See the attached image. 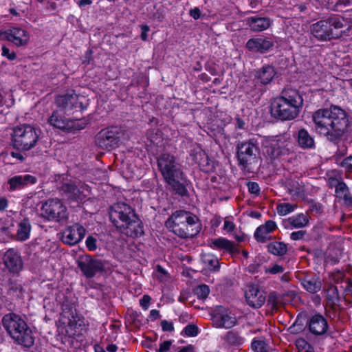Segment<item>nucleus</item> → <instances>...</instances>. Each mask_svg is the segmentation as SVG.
Segmentation results:
<instances>
[{
  "mask_svg": "<svg viewBox=\"0 0 352 352\" xmlns=\"http://www.w3.org/2000/svg\"><path fill=\"white\" fill-rule=\"evenodd\" d=\"M316 132L336 143L347 131L349 126L346 111L338 106L320 109L312 114Z\"/></svg>",
  "mask_w": 352,
  "mask_h": 352,
  "instance_id": "obj_1",
  "label": "nucleus"
},
{
  "mask_svg": "<svg viewBox=\"0 0 352 352\" xmlns=\"http://www.w3.org/2000/svg\"><path fill=\"white\" fill-rule=\"evenodd\" d=\"M109 216L111 222L122 233L131 237H138L143 234L140 220L131 207L125 203L114 204Z\"/></svg>",
  "mask_w": 352,
  "mask_h": 352,
  "instance_id": "obj_2",
  "label": "nucleus"
},
{
  "mask_svg": "<svg viewBox=\"0 0 352 352\" xmlns=\"http://www.w3.org/2000/svg\"><path fill=\"white\" fill-rule=\"evenodd\" d=\"M2 325L7 333L16 344L24 348H30L34 344V336L27 322L14 313L6 314L1 320Z\"/></svg>",
  "mask_w": 352,
  "mask_h": 352,
  "instance_id": "obj_3",
  "label": "nucleus"
},
{
  "mask_svg": "<svg viewBox=\"0 0 352 352\" xmlns=\"http://www.w3.org/2000/svg\"><path fill=\"white\" fill-rule=\"evenodd\" d=\"M166 228L182 239L192 238L200 231L199 219L185 210H177L166 221Z\"/></svg>",
  "mask_w": 352,
  "mask_h": 352,
  "instance_id": "obj_4",
  "label": "nucleus"
},
{
  "mask_svg": "<svg viewBox=\"0 0 352 352\" xmlns=\"http://www.w3.org/2000/svg\"><path fill=\"white\" fill-rule=\"evenodd\" d=\"M302 105V98L298 92L294 89L283 92L282 96L276 98L272 103L271 112L273 116L283 120L295 118L299 108Z\"/></svg>",
  "mask_w": 352,
  "mask_h": 352,
  "instance_id": "obj_5",
  "label": "nucleus"
},
{
  "mask_svg": "<svg viewBox=\"0 0 352 352\" xmlns=\"http://www.w3.org/2000/svg\"><path fill=\"white\" fill-rule=\"evenodd\" d=\"M160 170L167 184L179 194L184 191V186L180 184L183 173L179 165L175 162L174 156L162 154L157 160Z\"/></svg>",
  "mask_w": 352,
  "mask_h": 352,
  "instance_id": "obj_6",
  "label": "nucleus"
},
{
  "mask_svg": "<svg viewBox=\"0 0 352 352\" xmlns=\"http://www.w3.org/2000/svg\"><path fill=\"white\" fill-rule=\"evenodd\" d=\"M344 20L341 16H332L320 20L310 27L311 34L320 41H330L340 36L339 30L344 26Z\"/></svg>",
  "mask_w": 352,
  "mask_h": 352,
  "instance_id": "obj_7",
  "label": "nucleus"
},
{
  "mask_svg": "<svg viewBox=\"0 0 352 352\" xmlns=\"http://www.w3.org/2000/svg\"><path fill=\"white\" fill-rule=\"evenodd\" d=\"M129 139V134L122 127L111 126L102 129L96 137V145L103 150L110 151Z\"/></svg>",
  "mask_w": 352,
  "mask_h": 352,
  "instance_id": "obj_8",
  "label": "nucleus"
},
{
  "mask_svg": "<svg viewBox=\"0 0 352 352\" xmlns=\"http://www.w3.org/2000/svg\"><path fill=\"white\" fill-rule=\"evenodd\" d=\"M11 135L13 147L24 151L34 148L39 137L36 129L29 124H21L15 126L12 129Z\"/></svg>",
  "mask_w": 352,
  "mask_h": 352,
  "instance_id": "obj_9",
  "label": "nucleus"
},
{
  "mask_svg": "<svg viewBox=\"0 0 352 352\" xmlns=\"http://www.w3.org/2000/svg\"><path fill=\"white\" fill-rule=\"evenodd\" d=\"M64 113L59 109L53 111L48 118V123L54 127L67 131L81 130L87 124L85 120L80 119H70L64 116Z\"/></svg>",
  "mask_w": 352,
  "mask_h": 352,
  "instance_id": "obj_10",
  "label": "nucleus"
},
{
  "mask_svg": "<svg viewBox=\"0 0 352 352\" xmlns=\"http://www.w3.org/2000/svg\"><path fill=\"white\" fill-rule=\"evenodd\" d=\"M41 210L42 217L48 221H60L67 218L66 207L57 199L47 200Z\"/></svg>",
  "mask_w": 352,
  "mask_h": 352,
  "instance_id": "obj_11",
  "label": "nucleus"
},
{
  "mask_svg": "<svg viewBox=\"0 0 352 352\" xmlns=\"http://www.w3.org/2000/svg\"><path fill=\"white\" fill-rule=\"evenodd\" d=\"M258 150L256 139H250L237 144V158L239 164L244 168L256 161V153Z\"/></svg>",
  "mask_w": 352,
  "mask_h": 352,
  "instance_id": "obj_12",
  "label": "nucleus"
},
{
  "mask_svg": "<svg viewBox=\"0 0 352 352\" xmlns=\"http://www.w3.org/2000/svg\"><path fill=\"white\" fill-rule=\"evenodd\" d=\"M60 192L68 199L81 201L89 195V187L80 182H66L60 186Z\"/></svg>",
  "mask_w": 352,
  "mask_h": 352,
  "instance_id": "obj_13",
  "label": "nucleus"
},
{
  "mask_svg": "<svg viewBox=\"0 0 352 352\" xmlns=\"http://www.w3.org/2000/svg\"><path fill=\"white\" fill-rule=\"evenodd\" d=\"M57 109L63 111L65 115L69 116L73 111H81L82 102L80 101V97L74 92L65 95L58 96L56 98Z\"/></svg>",
  "mask_w": 352,
  "mask_h": 352,
  "instance_id": "obj_14",
  "label": "nucleus"
},
{
  "mask_svg": "<svg viewBox=\"0 0 352 352\" xmlns=\"http://www.w3.org/2000/svg\"><path fill=\"white\" fill-rule=\"evenodd\" d=\"M274 46V41L272 38L260 36L249 39L245 47L252 52L264 54L270 52Z\"/></svg>",
  "mask_w": 352,
  "mask_h": 352,
  "instance_id": "obj_15",
  "label": "nucleus"
},
{
  "mask_svg": "<svg viewBox=\"0 0 352 352\" xmlns=\"http://www.w3.org/2000/svg\"><path fill=\"white\" fill-rule=\"evenodd\" d=\"M5 38L17 47L26 46L30 41V34L19 27L11 28L3 32Z\"/></svg>",
  "mask_w": 352,
  "mask_h": 352,
  "instance_id": "obj_16",
  "label": "nucleus"
},
{
  "mask_svg": "<svg viewBox=\"0 0 352 352\" xmlns=\"http://www.w3.org/2000/svg\"><path fill=\"white\" fill-rule=\"evenodd\" d=\"M78 267L87 278L94 277L98 272L104 270V264L100 260L86 256L78 261Z\"/></svg>",
  "mask_w": 352,
  "mask_h": 352,
  "instance_id": "obj_17",
  "label": "nucleus"
},
{
  "mask_svg": "<svg viewBox=\"0 0 352 352\" xmlns=\"http://www.w3.org/2000/svg\"><path fill=\"white\" fill-rule=\"evenodd\" d=\"M213 325L217 328L230 329L236 323V318L234 314L226 309H219L212 316Z\"/></svg>",
  "mask_w": 352,
  "mask_h": 352,
  "instance_id": "obj_18",
  "label": "nucleus"
},
{
  "mask_svg": "<svg viewBox=\"0 0 352 352\" xmlns=\"http://www.w3.org/2000/svg\"><path fill=\"white\" fill-rule=\"evenodd\" d=\"M245 295L248 304L254 308L261 307L266 300L265 292L255 285H248Z\"/></svg>",
  "mask_w": 352,
  "mask_h": 352,
  "instance_id": "obj_19",
  "label": "nucleus"
},
{
  "mask_svg": "<svg viewBox=\"0 0 352 352\" xmlns=\"http://www.w3.org/2000/svg\"><path fill=\"white\" fill-rule=\"evenodd\" d=\"M208 245L213 250L227 252L232 256L240 252L238 246L233 241L223 237L210 239L208 241Z\"/></svg>",
  "mask_w": 352,
  "mask_h": 352,
  "instance_id": "obj_20",
  "label": "nucleus"
},
{
  "mask_svg": "<svg viewBox=\"0 0 352 352\" xmlns=\"http://www.w3.org/2000/svg\"><path fill=\"white\" fill-rule=\"evenodd\" d=\"M85 234V229L80 224L76 223L67 228L63 233V241L70 245L80 241Z\"/></svg>",
  "mask_w": 352,
  "mask_h": 352,
  "instance_id": "obj_21",
  "label": "nucleus"
},
{
  "mask_svg": "<svg viewBox=\"0 0 352 352\" xmlns=\"http://www.w3.org/2000/svg\"><path fill=\"white\" fill-rule=\"evenodd\" d=\"M3 263L9 271L12 273H18L23 268L21 256L14 249H10L4 254Z\"/></svg>",
  "mask_w": 352,
  "mask_h": 352,
  "instance_id": "obj_22",
  "label": "nucleus"
},
{
  "mask_svg": "<svg viewBox=\"0 0 352 352\" xmlns=\"http://www.w3.org/2000/svg\"><path fill=\"white\" fill-rule=\"evenodd\" d=\"M309 329L313 334L317 336L323 335L328 329L327 321L321 315H314L310 319Z\"/></svg>",
  "mask_w": 352,
  "mask_h": 352,
  "instance_id": "obj_23",
  "label": "nucleus"
},
{
  "mask_svg": "<svg viewBox=\"0 0 352 352\" xmlns=\"http://www.w3.org/2000/svg\"><path fill=\"white\" fill-rule=\"evenodd\" d=\"M36 182V178L30 175H16L8 180L10 190H19Z\"/></svg>",
  "mask_w": 352,
  "mask_h": 352,
  "instance_id": "obj_24",
  "label": "nucleus"
},
{
  "mask_svg": "<svg viewBox=\"0 0 352 352\" xmlns=\"http://www.w3.org/2000/svg\"><path fill=\"white\" fill-rule=\"evenodd\" d=\"M277 228L276 223L269 220L265 224L258 226L255 232L254 237L258 242H265L270 239V234Z\"/></svg>",
  "mask_w": 352,
  "mask_h": 352,
  "instance_id": "obj_25",
  "label": "nucleus"
},
{
  "mask_svg": "<svg viewBox=\"0 0 352 352\" xmlns=\"http://www.w3.org/2000/svg\"><path fill=\"white\" fill-rule=\"evenodd\" d=\"M309 221V216L307 214L299 213L293 215L285 221L287 228H302L307 226Z\"/></svg>",
  "mask_w": 352,
  "mask_h": 352,
  "instance_id": "obj_26",
  "label": "nucleus"
},
{
  "mask_svg": "<svg viewBox=\"0 0 352 352\" xmlns=\"http://www.w3.org/2000/svg\"><path fill=\"white\" fill-rule=\"evenodd\" d=\"M248 24L252 31L261 32L270 27V20L267 17L252 16L248 19Z\"/></svg>",
  "mask_w": 352,
  "mask_h": 352,
  "instance_id": "obj_27",
  "label": "nucleus"
},
{
  "mask_svg": "<svg viewBox=\"0 0 352 352\" xmlns=\"http://www.w3.org/2000/svg\"><path fill=\"white\" fill-rule=\"evenodd\" d=\"M287 190L293 200L303 199L305 196L304 186L298 181H289L286 184Z\"/></svg>",
  "mask_w": 352,
  "mask_h": 352,
  "instance_id": "obj_28",
  "label": "nucleus"
},
{
  "mask_svg": "<svg viewBox=\"0 0 352 352\" xmlns=\"http://www.w3.org/2000/svg\"><path fill=\"white\" fill-rule=\"evenodd\" d=\"M285 140L280 138L273 140L270 146L267 148V153L272 158H276L286 152L285 146L287 145Z\"/></svg>",
  "mask_w": 352,
  "mask_h": 352,
  "instance_id": "obj_29",
  "label": "nucleus"
},
{
  "mask_svg": "<svg viewBox=\"0 0 352 352\" xmlns=\"http://www.w3.org/2000/svg\"><path fill=\"white\" fill-rule=\"evenodd\" d=\"M297 142L298 145L304 149H310L315 147L314 138L305 129L298 131Z\"/></svg>",
  "mask_w": 352,
  "mask_h": 352,
  "instance_id": "obj_30",
  "label": "nucleus"
},
{
  "mask_svg": "<svg viewBox=\"0 0 352 352\" xmlns=\"http://www.w3.org/2000/svg\"><path fill=\"white\" fill-rule=\"evenodd\" d=\"M276 74L274 68L271 65H265L256 72V78L260 82L266 85L270 83Z\"/></svg>",
  "mask_w": 352,
  "mask_h": 352,
  "instance_id": "obj_31",
  "label": "nucleus"
},
{
  "mask_svg": "<svg viewBox=\"0 0 352 352\" xmlns=\"http://www.w3.org/2000/svg\"><path fill=\"white\" fill-rule=\"evenodd\" d=\"M303 287L309 292L314 294L320 290L321 281L318 276H307L302 280Z\"/></svg>",
  "mask_w": 352,
  "mask_h": 352,
  "instance_id": "obj_32",
  "label": "nucleus"
},
{
  "mask_svg": "<svg viewBox=\"0 0 352 352\" xmlns=\"http://www.w3.org/2000/svg\"><path fill=\"white\" fill-rule=\"evenodd\" d=\"M31 225L28 219H24L18 225L16 238L19 241H25L30 237Z\"/></svg>",
  "mask_w": 352,
  "mask_h": 352,
  "instance_id": "obj_33",
  "label": "nucleus"
},
{
  "mask_svg": "<svg viewBox=\"0 0 352 352\" xmlns=\"http://www.w3.org/2000/svg\"><path fill=\"white\" fill-rule=\"evenodd\" d=\"M268 251L278 256H282L286 254L287 251V245L283 242L273 241L267 245Z\"/></svg>",
  "mask_w": 352,
  "mask_h": 352,
  "instance_id": "obj_34",
  "label": "nucleus"
},
{
  "mask_svg": "<svg viewBox=\"0 0 352 352\" xmlns=\"http://www.w3.org/2000/svg\"><path fill=\"white\" fill-rule=\"evenodd\" d=\"M225 340L230 345L237 346L243 343L244 338L237 332L230 331L225 336Z\"/></svg>",
  "mask_w": 352,
  "mask_h": 352,
  "instance_id": "obj_35",
  "label": "nucleus"
},
{
  "mask_svg": "<svg viewBox=\"0 0 352 352\" xmlns=\"http://www.w3.org/2000/svg\"><path fill=\"white\" fill-rule=\"evenodd\" d=\"M297 208L296 204H291L289 203H281L277 205L276 210L278 214L281 216L287 215Z\"/></svg>",
  "mask_w": 352,
  "mask_h": 352,
  "instance_id": "obj_36",
  "label": "nucleus"
},
{
  "mask_svg": "<svg viewBox=\"0 0 352 352\" xmlns=\"http://www.w3.org/2000/svg\"><path fill=\"white\" fill-rule=\"evenodd\" d=\"M335 192L338 198L342 199L344 201L350 194L349 188L343 182H338L337 185L336 186Z\"/></svg>",
  "mask_w": 352,
  "mask_h": 352,
  "instance_id": "obj_37",
  "label": "nucleus"
},
{
  "mask_svg": "<svg viewBox=\"0 0 352 352\" xmlns=\"http://www.w3.org/2000/svg\"><path fill=\"white\" fill-rule=\"evenodd\" d=\"M203 263L209 268L215 270L219 265L218 259L213 255L204 254L201 256Z\"/></svg>",
  "mask_w": 352,
  "mask_h": 352,
  "instance_id": "obj_38",
  "label": "nucleus"
},
{
  "mask_svg": "<svg viewBox=\"0 0 352 352\" xmlns=\"http://www.w3.org/2000/svg\"><path fill=\"white\" fill-rule=\"evenodd\" d=\"M252 348L255 352H269L267 344L262 340H254Z\"/></svg>",
  "mask_w": 352,
  "mask_h": 352,
  "instance_id": "obj_39",
  "label": "nucleus"
},
{
  "mask_svg": "<svg viewBox=\"0 0 352 352\" xmlns=\"http://www.w3.org/2000/svg\"><path fill=\"white\" fill-rule=\"evenodd\" d=\"M195 293L199 298L206 299L209 293V287L206 285H201L195 288Z\"/></svg>",
  "mask_w": 352,
  "mask_h": 352,
  "instance_id": "obj_40",
  "label": "nucleus"
},
{
  "mask_svg": "<svg viewBox=\"0 0 352 352\" xmlns=\"http://www.w3.org/2000/svg\"><path fill=\"white\" fill-rule=\"evenodd\" d=\"M267 302L273 309H277L281 304V298L277 293L272 292L268 296Z\"/></svg>",
  "mask_w": 352,
  "mask_h": 352,
  "instance_id": "obj_41",
  "label": "nucleus"
},
{
  "mask_svg": "<svg viewBox=\"0 0 352 352\" xmlns=\"http://www.w3.org/2000/svg\"><path fill=\"white\" fill-rule=\"evenodd\" d=\"M284 271V267L278 264H274L272 267L265 269V273L271 274H282Z\"/></svg>",
  "mask_w": 352,
  "mask_h": 352,
  "instance_id": "obj_42",
  "label": "nucleus"
},
{
  "mask_svg": "<svg viewBox=\"0 0 352 352\" xmlns=\"http://www.w3.org/2000/svg\"><path fill=\"white\" fill-rule=\"evenodd\" d=\"M184 332L187 336H196L198 333V328L194 324H188L184 328Z\"/></svg>",
  "mask_w": 352,
  "mask_h": 352,
  "instance_id": "obj_43",
  "label": "nucleus"
},
{
  "mask_svg": "<svg viewBox=\"0 0 352 352\" xmlns=\"http://www.w3.org/2000/svg\"><path fill=\"white\" fill-rule=\"evenodd\" d=\"M248 191L250 193L258 196L260 193V187L256 182H250L248 183Z\"/></svg>",
  "mask_w": 352,
  "mask_h": 352,
  "instance_id": "obj_44",
  "label": "nucleus"
},
{
  "mask_svg": "<svg viewBox=\"0 0 352 352\" xmlns=\"http://www.w3.org/2000/svg\"><path fill=\"white\" fill-rule=\"evenodd\" d=\"M341 166L346 172H352V155L345 157L341 162Z\"/></svg>",
  "mask_w": 352,
  "mask_h": 352,
  "instance_id": "obj_45",
  "label": "nucleus"
},
{
  "mask_svg": "<svg viewBox=\"0 0 352 352\" xmlns=\"http://www.w3.org/2000/svg\"><path fill=\"white\" fill-rule=\"evenodd\" d=\"M3 56L6 57L10 60H14L16 57V53L14 51H10L7 47H2V53Z\"/></svg>",
  "mask_w": 352,
  "mask_h": 352,
  "instance_id": "obj_46",
  "label": "nucleus"
},
{
  "mask_svg": "<svg viewBox=\"0 0 352 352\" xmlns=\"http://www.w3.org/2000/svg\"><path fill=\"white\" fill-rule=\"evenodd\" d=\"M296 344L300 351H304L305 349H311L310 345L303 338L297 339L296 341Z\"/></svg>",
  "mask_w": 352,
  "mask_h": 352,
  "instance_id": "obj_47",
  "label": "nucleus"
},
{
  "mask_svg": "<svg viewBox=\"0 0 352 352\" xmlns=\"http://www.w3.org/2000/svg\"><path fill=\"white\" fill-rule=\"evenodd\" d=\"M96 239H95L94 237H93L92 236H89L87 238V240H86V245H87V248L90 250V251H94L96 250L97 248V245H96Z\"/></svg>",
  "mask_w": 352,
  "mask_h": 352,
  "instance_id": "obj_48",
  "label": "nucleus"
},
{
  "mask_svg": "<svg viewBox=\"0 0 352 352\" xmlns=\"http://www.w3.org/2000/svg\"><path fill=\"white\" fill-rule=\"evenodd\" d=\"M151 301V297L148 295H144L142 299L140 300V305L144 309H147L148 308L149 304Z\"/></svg>",
  "mask_w": 352,
  "mask_h": 352,
  "instance_id": "obj_49",
  "label": "nucleus"
},
{
  "mask_svg": "<svg viewBox=\"0 0 352 352\" xmlns=\"http://www.w3.org/2000/svg\"><path fill=\"white\" fill-rule=\"evenodd\" d=\"M323 6H339V0H316Z\"/></svg>",
  "mask_w": 352,
  "mask_h": 352,
  "instance_id": "obj_50",
  "label": "nucleus"
},
{
  "mask_svg": "<svg viewBox=\"0 0 352 352\" xmlns=\"http://www.w3.org/2000/svg\"><path fill=\"white\" fill-rule=\"evenodd\" d=\"M161 326L163 331H172L174 329L173 323L167 320H162Z\"/></svg>",
  "mask_w": 352,
  "mask_h": 352,
  "instance_id": "obj_51",
  "label": "nucleus"
},
{
  "mask_svg": "<svg viewBox=\"0 0 352 352\" xmlns=\"http://www.w3.org/2000/svg\"><path fill=\"white\" fill-rule=\"evenodd\" d=\"M305 234V232L303 230L293 232L290 235V238L294 241L300 240L303 238Z\"/></svg>",
  "mask_w": 352,
  "mask_h": 352,
  "instance_id": "obj_52",
  "label": "nucleus"
},
{
  "mask_svg": "<svg viewBox=\"0 0 352 352\" xmlns=\"http://www.w3.org/2000/svg\"><path fill=\"white\" fill-rule=\"evenodd\" d=\"M235 228L234 223L228 220H225L223 229L228 232H230L234 230Z\"/></svg>",
  "mask_w": 352,
  "mask_h": 352,
  "instance_id": "obj_53",
  "label": "nucleus"
},
{
  "mask_svg": "<svg viewBox=\"0 0 352 352\" xmlns=\"http://www.w3.org/2000/svg\"><path fill=\"white\" fill-rule=\"evenodd\" d=\"M170 345V341H164L160 344V348L157 349V352H166L169 350Z\"/></svg>",
  "mask_w": 352,
  "mask_h": 352,
  "instance_id": "obj_54",
  "label": "nucleus"
},
{
  "mask_svg": "<svg viewBox=\"0 0 352 352\" xmlns=\"http://www.w3.org/2000/svg\"><path fill=\"white\" fill-rule=\"evenodd\" d=\"M189 14L194 19L197 20L199 19L201 16V11L198 8H194L190 10Z\"/></svg>",
  "mask_w": 352,
  "mask_h": 352,
  "instance_id": "obj_55",
  "label": "nucleus"
},
{
  "mask_svg": "<svg viewBox=\"0 0 352 352\" xmlns=\"http://www.w3.org/2000/svg\"><path fill=\"white\" fill-rule=\"evenodd\" d=\"M141 30H142L141 38L143 41H146L147 40V37H148L147 34H148L150 28H149V27L147 25H141Z\"/></svg>",
  "mask_w": 352,
  "mask_h": 352,
  "instance_id": "obj_56",
  "label": "nucleus"
},
{
  "mask_svg": "<svg viewBox=\"0 0 352 352\" xmlns=\"http://www.w3.org/2000/svg\"><path fill=\"white\" fill-rule=\"evenodd\" d=\"M329 293H331V300L335 302L336 300L338 299V289L336 287H331L329 289Z\"/></svg>",
  "mask_w": 352,
  "mask_h": 352,
  "instance_id": "obj_57",
  "label": "nucleus"
},
{
  "mask_svg": "<svg viewBox=\"0 0 352 352\" xmlns=\"http://www.w3.org/2000/svg\"><path fill=\"white\" fill-rule=\"evenodd\" d=\"M8 206V201L6 198H0V210H5Z\"/></svg>",
  "mask_w": 352,
  "mask_h": 352,
  "instance_id": "obj_58",
  "label": "nucleus"
},
{
  "mask_svg": "<svg viewBox=\"0 0 352 352\" xmlns=\"http://www.w3.org/2000/svg\"><path fill=\"white\" fill-rule=\"evenodd\" d=\"M339 6L343 5L344 7L352 8V0H339Z\"/></svg>",
  "mask_w": 352,
  "mask_h": 352,
  "instance_id": "obj_59",
  "label": "nucleus"
},
{
  "mask_svg": "<svg viewBox=\"0 0 352 352\" xmlns=\"http://www.w3.org/2000/svg\"><path fill=\"white\" fill-rule=\"evenodd\" d=\"M11 155L14 158H16V159L19 160L21 162H23L24 160V157L23 156L22 154H21L19 152L12 151V152H11Z\"/></svg>",
  "mask_w": 352,
  "mask_h": 352,
  "instance_id": "obj_60",
  "label": "nucleus"
},
{
  "mask_svg": "<svg viewBox=\"0 0 352 352\" xmlns=\"http://www.w3.org/2000/svg\"><path fill=\"white\" fill-rule=\"evenodd\" d=\"M92 3L91 0H79L77 2V4L79 7H84L88 5H91Z\"/></svg>",
  "mask_w": 352,
  "mask_h": 352,
  "instance_id": "obj_61",
  "label": "nucleus"
},
{
  "mask_svg": "<svg viewBox=\"0 0 352 352\" xmlns=\"http://www.w3.org/2000/svg\"><path fill=\"white\" fill-rule=\"evenodd\" d=\"M344 201L346 206H352V195L349 194Z\"/></svg>",
  "mask_w": 352,
  "mask_h": 352,
  "instance_id": "obj_62",
  "label": "nucleus"
},
{
  "mask_svg": "<svg viewBox=\"0 0 352 352\" xmlns=\"http://www.w3.org/2000/svg\"><path fill=\"white\" fill-rule=\"evenodd\" d=\"M118 349V347L116 344H109L107 347V350L109 352H116Z\"/></svg>",
  "mask_w": 352,
  "mask_h": 352,
  "instance_id": "obj_63",
  "label": "nucleus"
},
{
  "mask_svg": "<svg viewBox=\"0 0 352 352\" xmlns=\"http://www.w3.org/2000/svg\"><path fill=\"white\" fill-rule=\"evenodd\" d=\"M179 352H193L190 346H186L182 349Z\"/></svg>",
  "mask_w": 352,
  "mask_h": 352,
  "instance_id": "obj_64",
  "label": "nucleus"
}]
</instances>
